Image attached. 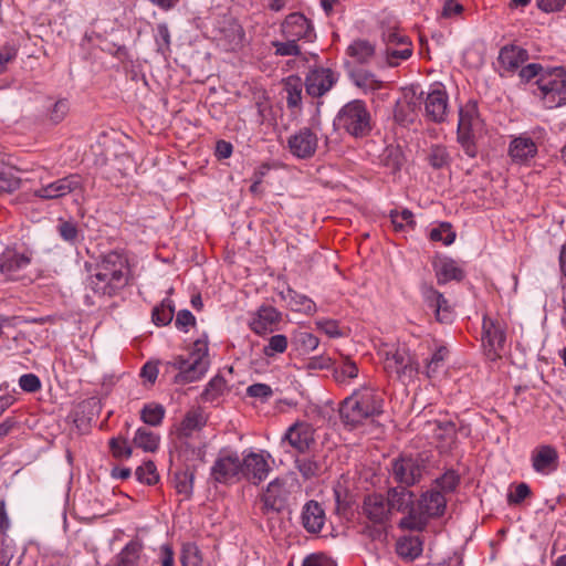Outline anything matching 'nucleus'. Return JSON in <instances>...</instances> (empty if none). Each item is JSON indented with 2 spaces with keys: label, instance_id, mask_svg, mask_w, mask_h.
<instances>
[{
  "label": "nucleus",
  "instance_id": "4d7b16f0",
  "mask_svg": "<svg viewBox=\"0 0 566 566\" xmlns=\"http://www.w3.org/2000/svg\"><path fill=\"white\" fill-rule=\"evenodd\" d=\"M20 186V179L13 172L12 167L4 164L0 168V191L12 192Z\"/></svg>",
  "mask_w": 566,
  "mask_h": 566
},
{
  "label": "nucleus",
  "instance_id": "393cba45",
  "mask_svg": "<svg viewBox=\"0 0 566 566\" xmlns=\"http://www.w3.org/2000/svg\"><path fill=\"white\" fill-rule=\"evenodd\" d=\"M448 94L441 87L430 91L424 101L426 116L434 123L444 120L448 109Z\"/></svg>",
  "mask_w": 566,
  "mask_h": 566
},
{
  "label": "nucleus",
  "instance_id": "e2e57ef3",
  "mask_svg": "<svg viewBox=\"0 0 566 566\" xmlns=\"http://www.w3.org/2000/svg\"><path fill=\"white\" fill-rule=\"evenodd\" d=\"M57 232L60 237L70 244L78 242L80 233L76 223L73 221L60 220L57 224Z\"/></svg>",
  "mask_w": 566,
  "mask_h": 566
},
{
  "label": "nucleus",
  "instance_id": "5fc2aeb1",
  "mask_svg": "<svg viewBox=\"0 0 566 566\" xmlns=\"http://www.w3.org/2000/svg\"><path fill=\"white\" fill-rule=\"evenodd\" d=\"M136 479L144 484L153 485L159 480L157 468L153 461H147L135 471Z\"/></svg>",
  "mask_w": 566,
  "mask_h": 566
},
{
  "label": "nucleus",
  "instance_id": "20e7f679",
  "mask_svg": "<svg viewBox=\"0 0 566 566\" xmlns=\"http://www.w3.org/2000/svg\"><path fill=\"white\" fill-rule=\"evenodd\" d=\"M384 398L370 386H361L345 398L339 408L343 423L356 428L369 419L378 417L384 411Z\"/></svg>",
  "mask_w": 566,
  "mask_h": 566
},
{
  "label": "nucleus",
  "instance_id": "680f3d73",
  "mask_svg": "<svg viewBox=\"0 0 566 566\" xmlns=\"http://www.w3.org/2000/svg\"><path fill=\"white\" fill-rule=\"evenodd\" d=\"M108 444L112 455L118 460L129 459L133 454V449L126 439L112 438Z\"/></svg>",
  "mask_w": 566,
  "mask_h": 566
},
{
  "label": "nucleus",
  "instance_id": "13d9d810",
  "mask_svg": "<svg viewBox=\"0 0 566 566\" xmlns=\"http://www.w3.org/2000/svg\"><path fill=\"white\" fill-rule=\"evenodd\" d=\"M429 237L432 241H440L444 245H450L455 240V232L448 222H442L430 230Z\"/></svg>",
  "mask_w": 566,
  "mask_h": 566
},
{
  "label": "nucleus",
  "instance_id": "6e6d98bb",
  "mask_svg": "<svg viewBox=\"0 0 566 566\" xmlns=\"http://www.w3.org/2000/svg\"><path fill=\"white\" fill-rule=\"evenodd\" d=\"M205 424L203 418L198 412H188L178 429L181 437H189Z\"/></svg>",
  "mask_w": 566,
  "mask_h": 566
},
{
  "label": "nucleus",
  "instance_id": "39448f33",
  "mask_svg": "<svg viewBox=\"0 0 566 566\" xmlns=\"http://www.w3.org/2000/svg\"><path fill=\"white\" fill-rule=\"evenodd\" d=\"M334 126L356 139L367 137L373 130V118L366 102L353 99L343 105L334 118Z\"/></svg>",
  "mask_w": 566,
  "mask_h": 566
},
{
  "label": "nucleus",
  "instance_id": "864d4df0",
  "mask_svg": "<svg viewBox=\"0 0 566 566\" xmlns=\"http://www.w3.org/2000/svg\"><path fill=\"white\" fill-rule=\"evenodd\" d=\"M460 483V475L454 470L446 471L440 478L434 480V489L447 493L454 492Z\"/></svg>",
  "mask_w": 566,
  "mask_h": 566
},
{
  "label": "nucleus",
  "instance_id": "69168bd1",
  "mask_svg": "<svg viewBox=\"0 0 566 566\" xmlns=\"http://www.w3.org/2000/svg\"><path fill=\"white\" fill-rule=\"evenodd\" d=\"M315 325L317 329H319L331 338H338L344 335L336 319L321 318L315 322Z\"/></svg>",
  "mask_w": 566,
  "mask_h": 566
},
{
  "label": "nucleus",
  "instance_id": "473e14b6",
  "mask_svg": "<svg viewBox=\"0 0 566 566\" xmlns=\"http://www.w3.org/2000/svg\"><path fill=\"white\" fill-rule=\"evenodd\" d=\"M396 553L406 560H413L422 553V541L416 535L401 536L396 543Z\"/></svg>",
  "mask_w": 566,
  "mask_h": 566
},
{
  "label": "nucleus",
  "instance_id": "de8ad7c7",
  "mask_svg": "<svg viewBox=\"0 0 566 566\" xmlns=\"http://www.w3.org/2000/svg\"><path fill=\"white\" fill-rule=\"evenodd\" d=\"M174 480L177 493L189 499L193 492L195 472L190 470L176 472Z\"/></svg>",
  "mask_w": 566,
  "mask_h": 566
},
{
  "label": "nucleus",
  "instance_id": "412c9836",
  "mask_svg": "<svg viewBox=\"0 0 566 566\" xmlns=\"http://www.w3.org/2000/svg\"><path fill=\"white\" fill-rule=\"evenodd\" d=\"M558 452L551 444H539L531 453L533 470L542 475H548L558 468Z\"/></svg>",
  "mask_w": 566,
  "mask_h": 566
},
{
  "label": "nucleus",
  "instance_id": "72a5a7b5",
  "mask_svg": "<svg viewBox=\"0 0 566 566\" xmlns=\"http://www.w3.org/2000/svg\"><path fill=\"white\" fill-rule=\"evenodd\" d=\"M143 549L139 541L128 542L116 555L114 566H139Z\"/></svg>",
  "mask_w": 566,
  "mask_h": 566
},
{
  "label": "nucleus",
  "instance_id": "c03bdc74",
  "mask_svg": "<svg viewBox=\"0 0 566 566\" xmlns=\"http://www.w3.org/2000/svg\"><path fill=\"white\" fill-rule=\"evenodd\" d=\"M381 164L391 172H397L403 165V154L397 146H387L380 157Z\"/></svg>",
  "mask_w": 566,
  "mask_h": 566
},
{
  "label": "nucleus",
  "instance_id": "f704fd0d",
  "mask_svg": "<svg viewBox=\"0 0 566 566\" xmlns=\"http://www.w3.org/2000/svg\"><path fill=\"white\" fill-rule=\"evenodd\" d=\"M295 468L303 479L310 480L322 474L324 470L321 458L312 457H297L295 459Z\"/></svg>",
  "mask_w": 566,
  "mask_h": 566
},
{
  "label": "nucleus",
  "instance_id": "0eeeda50",
  "mask_svg": "<svg viewBox=\"0 0 566 566\" xmlns=\"http://www.w3.org/2000/svg\"><path fill=\"white\" fill-rule=\"evenodd\" d=\"M384 63L389 67H397L409 60L413 53V45L409 35L396 24L384 25L381 31Z\"/></svg>",
  "mask_w": 566,
  "mask_h": 566
},
{
  "label": "nucleus",
  "instance_id": "09e8293b",
  "mask_svg": "<svg viewBox=\"0 0 566 566\" xmlns=\"http://www.w3.org/2000/svg\"><path fill=\"white\" fill-rule=\"evenodd\" d=\"M303 83L298 76H290L285 82L286 102L290 108L297 107L302 101Z\"/></svg>",
  "mask_w": 566,
  "mask_h": 566
},
{
  "label": "nucleus",
  "instance_id": "423d86ee",
  "mask_svg": "<svg viewBox=\"0 0 566 566\" xmlns=\"http://www.w3.org/2000/svg\"><path fill=\"white\" fill-rule=\"evenodd\" d=\"M384 360V368L390 376L407 385L416 379L419 374V363L407 347L396 345L385 346L379 350Z\"/></svg>",
  "mask_w": 566,
  "mask_h": 566
},
{
  "label": "nucleus",
  "instance_id": "a211bd4d",
  "mask_svg": "<svg viewBox=\"0 0 566 566\" xmlns=\"http://www.w3.org/2000/svg\"><path fill=\"white\" fill-rule=\"evenodd\" d=\"M538 148L534 139L527 134L512 136L507 155L516 165H527L537 155Z\"/></svg>",
  "mask_w": 566,
  "mask_h": 566
},
{
  "label": "nucleus",
  "instance_id": "9d476101",
  "mask_svg": "<svg viewBox=\"0 0 566 566\" xmlns=\"http://www.w3.org/2000/svg\"><path fill=\"white\" fill-rule=\"evenodd\" d=\"M424 464L413 457L400 455L391 461L390 474L399 486L410 488L422 479Z\"/></svg>",
  "mask_w": 566,
  "mask_h": 566
},
{
  "label": "nucleus",
  "instance_id": "bb28decb",
  "mask_svg": "<svg viewBox=\"0 0 566 566\" xmlns=\"http://www.w3.org/2000/svg\"><path fill=\"white\" fill-rule=\"evenodd\" d=\"M325 511L323 506L314 500L304 504L301 513V523L306 532L317 534L325 524Z\"/></svg>",
  "mask_w": 566,
  "mask_h": 566
},
{
  "label": "nucleus",
  "instance_id": "f3484780",
  "mask_svg": "<svg viewBox=\"0 0 566 566\" xmlns=\"http://www.w3.org/2000/svg\"><path fill=\"white\" fill-rule=\"evenodd\" d=\"M421 296L423 302L433 310L436 319L442 324H450L454 319V311L444 295L432 285L422 284Z\"/></svg>",
  "mask_w": 566,
  "mask_h": 566
},
{
  "label": "nucleus",
  "instance_id": "c85d7f7f",
  "mask_svg": "<svg viewBox=\"0 0 566 566\" xmlns=\"http://www.w3.org/2000/svg\"><path fill=\"white\" fill-rule=\"evenodd\" d=\"M280 296L286 303L287 307L293 312H298L305 315H313L317 310L316 304L312 298L296 292L290 286L281 291Z\"/></svg>",
  "mask_w": 566,
  "mask_h": 566
},
{
  "label": "nucleus",
  "instance_id": "f03ea898",
  "mask_svg": "<svg viewBox=\"0 0 566 566\" xmlns=\"http://www.w3.org/2000/svg\"><path fill=\"white\" fill-rule=\"evenodd\" d=\"M128 260L119 251H111L99 256L91 269L88 287L97 295L113 296L128 283Z\"/></svg>",
  "mask_w": 566,
  "mask_h": 566
},
{
  "label": "nucleus",
  "instance_id": "4be33fe9",
  "mask_svg": "<svg viewBox=\"0 0 566 566\" xmlns=\"http://www.w3.org/2000/svg\"><path fill=\"white\" fill-rule=\"evenodd\" d=\"M361 512L368 521L378 525L389 522L391 515L386 497L379 493L365 496Z\"/></svg>",
  "mask_w": 566,
  "mask_h": 566
},
{
  "label": "nucleus",
  "instance_id": "338daca9",
  "mask_svg": "<svg viewBox=\"0 0 566 566\" xmlns=\"http://www.w3.org/2000/svg\"><path fill=\"white\" fill-rule=\"evenodd\" d=\"M272 45L279 56H298L301 54L300 46L293 39H289L286 42L274 41Z\"/></svg>",
  "mask_w": 566,
  "mask_h": 566
},
{
  "label": "nucleus",
  "instance_id": "774afa93",
  "mask_svg": "<svg viewBox=\"0 0 566 566\" xmlns=\"http://www.w3.org/2000/svg\"><path fill=\"white\" fill-rule=\"evenodd\" d=\"M156 563L159 566H176L175 552L170 544H163L158 547Z\"/></svg>",
  "mask_w": 566,
  "mask_h": 566
},
{
  "label": "nucleus",
  "instance_id": "ea45409f",
  "mask_svg": "<svg viewBox=\"0 0 566 566\" xmlns=\"http://www.w3.org/2000/svg\"><path fill=\"white\" fill-rule=\"evenodd\" d=\"M292 345L301 354H310L319 345V339L307 331H296L292 335Z\"/></svg>",
  "mask_w": 566,
  "mask_h": 566
},
{
  "label": "nucleus",
  "instance_id": "c9c22d12",
  "mask_svg": "<svg viewBox=\"0 0 566 566\" xmlns=\"http://www.w3.org/2000/svg\"><path fill=\"white\" fill-rule=\"evenodd\" d=\"M133 443L145 452H155L159 448L160 437L154 431L140 427L135 431Z\"/></svg>",
  "mask_w": 566,
  "mask_h": 566
},
{
  "label": "nucleus",
  "instance_id": "5701e85b",
  "mask_svg": "<svg viewBox=\"0 0 566 566\" xmlns=\"http://www.w3.org/2000/svg\"><path fill=\"white\" fill-rule=\"evenodd\" d=\"M282 32L287 39L311 41L314 29L311 21L302 13H291L282 24Z\"/></svg>",
  "mask_w": 566,
  "mask_h": 566
},
{
  "label": "nucleus",
  "instance_id": "bf43d9fd",
  "mask_svg": "<svg viewBox=\"0 0 566 566\" xmlns=\"http://www.w3.org/2000/svg\"><path fill=\"white\" fill-rule=\"evenodd\" d=\"M289 345L287 337L283 334H276L269 338L268 344L263 347V354L266 357H274L283 354Z\"/></svg>",
  "mask_w": 566,
  "mask_h": 566
},
{
  "label": "nucleus",
  "instance_id": "49530a36",
  "mask_svg": "<svg viewBox=\"0 0 566 566\" xmlns=\"http://www.w3.org/2000/svg\"><path fill=\"white\" fill-rule=\"evenodd\" d=\"M449 355V350L446 346H439L431 357L426 360L424 374L428 378H432L437 375V373L443 366L447 357Z\"/></svg>",
  "mask_w": 566,
  "mask_h": 566
},
{
  "label": "nucleus",
  "instance_id": "58836bf2",
  "mask_svg": "<svg viewBox=\"0 0 566 566\" xmlns=\"http://www.w3.org/2000/svg\"><path fill=\"white\" fill-rule=\"evenodd\" d=\"M70 111V103L66 98H59L53 101L52 98L46 99L45 105V118L51 124H59L66 117Z\"/></svg>",
  "mask_w": 566,
  "mask_h": 566
},
{
  "label": "nucleus",
  "instance_id": "6ab92c4d",
  "mask_svg": "<svg viewBox=\"0 0 566 566\" xmlns=\"http://www.w3.org/2000/svg\"><path fill=\"white\" fill-rule=\"evenodd\" d=\"M287 500L285 481L274 479L271 481L261 496V511L263 514L281 512Z\"/></svg>",
  "mask_w": 566,
  "mask_h": 566
},
{
  "label": "nucleus",
  "instance_id": "cd10ccee",
  "mask_svg": "<svg viewBox=\"0 0 566 566\" xmlns=\"http://www.w3.org/2000/svg\"><path fill=\"white\" fill-rule=\"evenodd\" d=\"M483 122L480 117L478 103L473 99L468 101L459 109L458 132L475 133L482 129Z\"/></svg>",
  "mask_w": 566,
  "mask_h": 566
},
{
  "label": "nucleus",
  "instance_id": "b1692460",
  "mask_svg": "<svg viewBox=\"0 0 566 566\" xmlns=\"http://www.w3.org/2000/svg\"><path fill=\"white\" fill-rule=\"evenodd\" d=\"M417 507L429 520L440 517L444 514L447 507L446 495L439 490L432 488L423 493L417 501Z\"/></svg>",
  "mask_w": 566,
  "mask_h": 566
},
{
  "label": "nucleus",
  "instance_id": "2eb2a0df",
  "mask_svg": "<svg viewBox=\"0 0 566 566\" xmlns=\"http://www.w3.org/2000/svg\"><path fill=\"white\" fill-rule=\"evenodd\" d=\"M266 458H271V455L268 453L265 457L263 452L244 451L241 458L242 479H247L253 484L265 480L271 471Z\"/></svg>",
  "mask_w": 566,
  "mask_h": 566
},
{
  "label": "nucleus",
  "instance_id": "4c0bfd02",
  "mask_svg": "<svg viewBox=\"0 0 566 566\" xmlns=\"http://www.w3.org/2000/svg\"><path fill=\"white\" fill-rule=\"evenodd\" d=\"M429 518L415 506L407 511V515L399 521L398 527L401 530L422 532L426 530Z\"/></svg>",
  "mask_w": 566,
  "mask_h": 566
},
{
  "label": "nucleus",
  "instance_id": "dca6fc26",
  "mask_svg": "<svg viewBox=\"0 0 566 566\" xmlns=\"http://www.w3.org/2000/svg\"><path fill=\"white\" fill-rule=\"evenodd\" d=\"M318 138L310 127H302L287 138L290 153L298 159H307L315 155Z\"/></svg>",
  "mask_w": 566,
  "mask_h": 566
},
{
  "label": "nucleus",
  "instance_id": "37998d69",
  "mask_svg": "<svg viewBox=\"0 0 566 566\" xmlns=\"http://www.w3.org/2000/svg\"><path fill=\"white\" fill-rule=\"evenodd\" d=\"M457 424L452 420H437L434 421L433 436L436 439L452 444L457 439Z\"/></svg>",
  "mask_w": 566,
  "mask_h": 566
},
{
  "label": "nucleus",
  "instance_id": "603ef678",
  "mask_svg": "<svg viewBox=\"0 0 566 566\" xmlns=\"http://www.w3.org/2000/svg\"><path fill=\"white\" fill-rule=\"evenodd\" d=\"M389 216L396 231L413 229L416 226L413 213L409 209H403L401 211L391 210Z\"/></svg>",
  "mask_w": 566,
  "mask_h": 566
},
{
  "label": "nucleus",
  "instance_id": "7ed1b4c3",
  "mask_svg": "<svg viewBox=\"0 0 566 566\" xmlns=\"http://www.w3.org/2000/svg\"><path fill=\"white\" fill-rule=\"evenodd\" d=\"M160 365L163 376L168 377L175 385H187L200 380L210 366L207 335L193 342L188 355H177Z\"/></svg>",
  "mask_w": 566,
  "mask_h": 566
},
{
  "label": "nucleus",
  "instance_id": "aec40b11",
  "mask_svg": "<svg viewBox=\"0 0 566 566\" xmlns=\"http://www.w3.org/2000/svg\"><path fill=\"white\" fill-rule=\"evenodd\" d=\"M281 318V312L271 305L263 304L251 314L249 327L256 335H264L273 332Z\"/></svg>",
  "mask_w": 566,
  "mask_h": 566
},
{
  "label": "nucleus",
  "instance_id": "ddd939ff",
  "mask_svg": "<svg viewBox=\"0 0 566 566\" xmlns=\"http://www.w3.org/2000/svg\"><path fill=\"white\" fill-rule=\"evenodd\" d=\"M31 254L6 249L0 254V273L8 281H19L24 276L25 269L31 263Z\"/></svg>",
  "mask_w": 566,
  "mask_h": 566
},
{
  "label": "nucleus",
  "instance_id": "052dcab7",
  "mask_svg": "<svg viewBox=\"0 0 566 566\" xmlns=\"http://www.w3.org/2000/svg\"><path fill=\"white\" fill-rule=\"evenodd\" d=\"M155 42L157 46V52H159L160 54L165 55L168 52H170L171 40L170 31L167 23L163 22L157 24L155 32Z\"/></svg>",
  "mask_w": 566,
  "mask_h": 566
},
{
  "label": "nucleus",
  "instance_id": "2f4dec72",
  "mask_svg": "<svg viewBox=\"0 0 566 566\" xmlns=\"http://www.w3.org/2000/svg\"><path fill=\"white\" fill-rule=\"evenodd\" d=\"M244 39L242 27L237 22H230L226 28L220 30L219 44L226 51H237L241 48Z\"/></svg>",
  "mask_w": 566,
  "mask_h": 566
},
{
  "label": "nucleus",
  "instance_id": "0e129e2a",
  "mask_svg": "<svg viewBox=\"0 0 566 566\" xmlns=\"http://www.w3.org/2000/svg\"><path fill=\"white\" fill-rule=\"evenodd\" d=\"M19 48L13 43H6L0 46V74L4 73L8 64L12 63L18 56Z\"/></svg>",
  "mask_w": 566,
  "mask_h": 566
},
{
  "label": "nucleus",
  "instance_id": "1a4fd4ad",
  "mask_svg": "<svg viewBox=\"0 0 566 566\" xmlns=\"http://www.w3.org/2000/svg\"><path fill=\"white\" fill-rule=\"evenodd\" d=\"M216 483L232 484L242 479L241 458L237 451L221 450L210 469Z\"/></svg>",
  "mask_w": 566,
  "mask_h": 566
},
{
  "label": "nucleus",
  "instance_id": "9b49d317",
  "mask_svg": "<svg viewBox=\"0 0 566 566\" xmlns=\"http://www.w3.org/2000/svg\"><path fill=\"white\" fill-rule=\"evenodd\" d=\"M84 192L83 177L78 174H70L36 189L35 196L41 199L52 200L70 193L83 197Z\"/></svg>",
  "mask_w": 566,
  "mask_h": 566
},
{
  "label": "nucleus",
  "instance_id": "3c124183",
  "mask_svg": "<svg viewBox=\"0 0 566 566\" xmlns=\"http://www.w3.org/2000/svg\"><path fill=\"white\" fill-rule=\"evenodd\" d=\"M165 417V408L159 403H147L140 411V419L149 426H159Z\"/></svg>",
  "mask_w": 566,
  "mask_h": 566
},
{
  "label": "nucleus",
  "instance_id": "6e6552de",
  "mask_svg": "<svg viewBox=\"0 0 566 566\" xmlns=\"http://www.w3.org/2000/svg\"><path fill=\"white\" fill-rule=\"evenodd\" d=\"M506 344V324L502 318L484 315L482 322V346L489 359L501 357Z\"/></svg>",
  "mask_w": 566,
  "mask_h": 566
},
{
  "label": "nucleus",
  "instance_id": "a878e982",
  "mask_svg": "<svg viewBox=\"0 0 566 566\" xmlns=\"http://www.w3.org/2000/svg\"><path fill=\"white\" fill-rule=\"evenodd\" d=\"M530 59L528 51L522 46L507 44L499 53L497 61L506 72L521 71L523 64Z\"/></svg>",
  "mask_w": 566,
  "mask_h": 566
},
{
  "label": "nucleus",
  "instance_id": "a19ab883",
  "mask_svg": "<svg viewBox=\"0 0 566 566\" xmlns=\"http://www.w3.org/2000/svg\"><path fill=\"white\" fill-rule=\"evenodd\" d=\"M347 54L358 63H367L375 54V46L367 40H355L347 48Z\"/></svg>",
  "mask_w": 566,
  "mask_h": 566
},
{
  "label": "nucleus",
  "instance_id": "79ce46f5",
  "mask_svg": "<svg viewBox=\"0 0 566 566\" xmlns=\"http://www.w3.org/2000/svg\"><path fill=\"white\" fill-rule=\"evenodd\" d=\"M175 313V306L170 298H164L161 303L153 308L151 319L157 326L168 325Z\"/></svg>",
  "mask_w": 566,
  "mask_h": 566
},
{
  "label": "nucleus",
  "instance_id": "7c9ffc66",
  "mask_svg": "<svg viewBox=\"0 0 566 566\" xmlns=\"http://www.w3.org/2000/svg\"><path fill=\"white\" fill-rule=\"evenodd\" d=\"M386 500L390 512L395 510L403 513L415 507V493L406 486L389 488Z\"/></svg>",
  "mask_w": 566,
  "mask_h": 566
},
{
  "label": "nucleus",
  "instance_id": "c756f323",
  "mask_svg": "<svg viewBox=\"0 0 566 566\" xmlns=\"http://www.w3.org/2000/svg\"><path fill=\"white\" fill-rule=\"evenodd\" d=\"M433 269L439 285H444L450 281H461L464 277L463 269L450 258L438 259L433 263Z\"/></svg>",
  "mask_w": 566,
  "mask_h": 566
},
{
  "label": "nucleus",
  "instance_id": "4468645a",
  "mask_svg": "<svg viewBox=\"0 0 566 566\" xmlns=\"http://www.w3.org/2000/svg\"><path fill=\"white\" fill-rule=\"evenodd\" d=\"M314 428L306 422H295L290 426L281 439V444L290 446L298 453H305L315 444Z\"/></svg>",
  "mask_w": 566,
  "mask_h": 566
},
{
  "label": "nucleus",
  "instance_id": "f257e3e1",
  "mask_svg": "<svg viewBox=\"0 0 566 566\" xmlns=\"http://www.w3.org/2000/svg\"><path fill=\"white\" fill-rule=\"evenodd\" d=\"M522 83H532V94L545 108L553 109L566 105V69L541 63H528L521 69Z\"/></svg>",
  "mask_w": 566,
  "mask_h": 566
},
{
  "label": "nucleus",
  "instance_id": "f8f14e48",
  "mask_svg": "<svg viewBox=\"0 0 566 566\" xmlns=\"http://www.w3.org/2000/svg\"><path fill=\"white\" fill-rule=\"evenodd\" d=\"M339 74L332 69L317 66L311 69L305 77L306 93L312 97H321L337 83Z\"/></svg>",
  "mask_w": 566,
  "mask_h": 566
},
{
  "label": "nucleus",
  "instance_id": "8fccbe9b",
  "mask_svg": "<svg viewBox=\"0 0 566 566\" xmlns=\"http://www.w3.org/2000/svg\"><path fill=\"white\" fill-rule=\"evenodd\" d=\"M181 566H202L203 558L201 551L195 543H185L180 553Z\"/></svg>",
  "mask_w": 566,
  "mask_h": 566
},
{
  "label": "nucleus",
  "instance_id": "e433bc0d",
  "mask_svg": "<svg viewBox=\"0 0 566 566\" xmlns=\"http://www.w3.org/2000/svg\"><path fill=\"white\" fill-rule=\"evenodd\" d=\"M428 164L436 170L449 168L452 163L451 154L444 145H432L427 154Z\"/></svg>",
  "mask_w": 566,
  "mask_h": 566
},
{
  "label": "nucleus",
  "instance_id": "a18cd8bd",
  "mask_svg": "<svg viewBox=\"0 0 566 566\" xmlns=\"http://www.w3.org/2000/svg\"><path fill=\"white\" fill-rule=\"evenodd\" d=\"M226 389L227 384L224 378L217 375L207 384L203 392L201 394V398L205 402H213L224 394Z\"/></svg>",
  "mask_w": 566,
  "mask_h": 566
}]
</instances>
